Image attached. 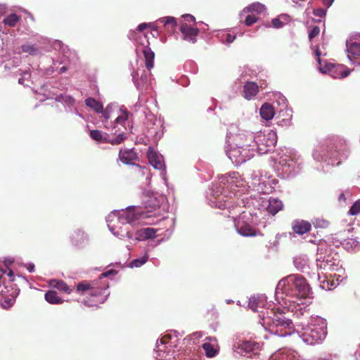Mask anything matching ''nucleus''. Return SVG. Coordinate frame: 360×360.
Here are the masks:
<instances>
[{"label":"nucleus","mask_w":360,"mask_h":360,"mask_svg":"<svg viewBox=\"0 0 360 360\" xmlns=\"http://www.w3.org/2000/svg\"><path fill=\"white\" fill-rule=\"evenodd\" d=\"M311 229V225L307 221L296 219L292 222V229L298 235H303L308 233L310 231Z\"/></svg>","instance_id":"11"},{"label":"nucleus","mask_w":360,"mask_h":360,"mask_svg":"<svg viewBox=\"0 0 360 360\" xmlns=\"http://www.w3.org/2000/svg\"><path fill=\"white\" fill-rule=\"evenodd\" d=\"M316 262L317 266L323 269H330L334 265V263L332 262L330 255H323L322 254H318Z\"/></svg>","instance_id":"15"},{"label":"nucleus","mask_w":360,"mask_h":360,"mask_svg":"<svg viewBox=\"0 0 360 360\" xmlns=\"http://www.w3.org/2000/svg\"><path fill=\"white\" fill-rule=\"evenodd\" d=\"M21 17L15 13H11L6 16L3 20V23L9 27H15L20 20Z\"/></svg>","instance_id":"24"},{"label":"nucleus","mask_w":360,"mask_h":360,"mask_svg":"<svg viewBox=\"0 0 360 360\" xmlns=\"http://www.w3.org/2000/svg\"><path fill=\"white\" fill-rule=\"evenodd\" d=\"M108 287V285L106 283H103L102 284V286L99 289V291L98 292V295H101V299L99 300V301L101 302H103L104 300H105V295H104V292H105V290H106V288Z\"/></svg>","instance_id":"37"},{"label":"nucleus","mask_w":360,"mask_h":360,"mask_svg":"<svg viewBox=\"0 0 360 360\" xmlns=\"http://www.w3.org/2000/svg\"><path fill=\"white\" fill-rule=\"evenodd\" d=\"M247 153L248 150L245 149H243L242 150L240 149H233L231 150L230 155L236 158L235 160L236 162L243 163L250 158Z\"/></svg>","instance_id":"20"},{"label":"nucleus","mask_w":360,"mask_h":360,"mask_svg":"<svg viewBox=\"0 0 360 360\" xmlns=\"http://www.w3.org/2000/svg\"><path fill=\"white\" fill-rule=\"evenodd\" d=\"M69 100H70V103H74V99H73V98H72L71 97H69Z\"/></svg>","instance_id":"58"},{"label":"nucleus","mask_w":360,"mask_h":360,"mask_svg":"<svg viewBox=\"0 0 360 360\" xmlns=\"http://www.w3.org/2000/svg\"><path fill=\"white\" fill-rule=\"evenodd\" d=\"M235 228L238 233L245 237H254L257 236H263V233L255 229L249 223L243 220V216L240 215L239 219L235 221Z\"/></svg>","instance_id":"6"},{"label":"nucleus","mask_w":360,"mask_h":360,"mask_svg":"<svg viewBox=\"0 0 360 360\" xmlns=\"http://www.w3.org/2000/svg\"><path fill=\"white\" fill-rule=\"evenodd\" d=\"M27 269L30 271V272H33L34 270V265L33 264H28V266H27Z\"/></svg>","instance_id":"48"},{"label":"nucleus","mask_w":360,"mask_h":360,"mask_svg":"<svg viewBox=\"0 0 360 360\" xmlns=\"http://www.w3.org/2000/svg\"><path fill=\"white\" fill-rule=\"evenodd\" d=\"M315 55H316V56L317 57L318 63H319V64H321V58H320V56H321V51H320V50H319V47H318V46H316V49H315Z\"/></svg>","instance_id":"43"},{"label":"nucleus","mask_w":360,"mask_h":360,"mask_svg":"<svg viewBox=\"0 0 360 360\" xmlns=\"http://www.w3.org/2000/svg\"><path fill=\"white\" fill-rule=\"evenodd\" d=\"M181 17L184 19L183 22H186V23H187V22H193L194 23L195 22V17L191 14H184Z\"/></svg>","instance_id":"38"},{"label":"nucleus","mask_w":360,"mask_h":360,"mask_svg":"<svg viewBox=\"0 0 360 360\" xmlns=\"http://www.w3.org/2000/svg\"><path fill=\"white\" fill-rule=\"evenodd\" d=\"M107 225L110 231L115 236L120 237L132 238V234L127 230L122 229L124 224H121V215L120 211L110 212L106 219Z\"/></svg>","instance_id":"4"},{"label":"nucleus","mask_w":360,"mask_h":360,"mask_svg":"<svg viewBox=\"0 0 360 360\" xmlns=\"http://www.w3.org/2000/svg\"><path fill=\"white\" fill-rule=\"evenodd\" d=\"M91 139L98 143H107L109 141L108 135L99 130H91Z\"/></svg>","instance_id":"25"},{"label":"nucleus","mask_w":360,"mask_h":360,"mask_svg":"<svg viewBox=\"0 0 360 360\" xmlns=\"http://www.w3.org/2000/svg\"><path fill=\"white\" fill-rule=\"evenodd\" d=\"M338 200L339 201H343V202H345L346 201V198H345V195L343 193H342L339 197H338Z\"/></svg>","instance_id":"50"},{"label":"nucleus","mask_w":360,"mask_h":360,"mask_svg":"<svg viewBox=\"0 0 360 360\" xmlns=\"http://www.w3.org/2000/svg\"><path fill=\"white\" fill-rule=\"evenodd\" d=\"M347 50L350 60L352 58L356 59L360 56V44L357 42H347Z\"/></svg>","instance_id":"17"},{"label":"nucleus","mask_w":360,"mask_h":360,"mask_svg":"<svg viewBox=\"0 0 360 360\" xmlns=\"http://www.w3.org/2000/svg\"><path fill=\"white\" fill-rule=\"evenodd\" d=\"M326 11L323 8H319L314 11V14L319 17H323L326 15Z\"/></svg>","instance_id":"40"},{"label":"nucleus","mask_w":360,"mask_h":360,"mask_svg":"<svg viewBox=\"0 0 360 360\" xmlns=\"http://www.w3.org/2000/svg\"><path fill=\"white\" fill-rule=\"evenodd\" d=\"M91 110L98 114L101 122L103 123L107 122L110 117L111 106L108 105L104 108L103 103L96 101L94 98H91Z\"/></svg>","instance_id":"7"},{"label":"nucleus","mask_w":360,"mask_h":360,"mask_svg":"<svg viewBox=\"0 0 360 360\" xmlns=\"http://www.w3.org/2000/svg\"><path fill=\"white\" fill-rule=\"evenodd\" d=\"M236 39V35L227 34L226 36V40L228 43H232Z\"/></svg>","instance_id":"42"},{"label":"nucleus","mask_w":360,"mask_h":360,"mask_svg":"<svg viewBox=\"0 0 360 360\" xmlns=\"http://www.w3.org/2000/svg\"><path fill=\"white\" fill-rule=\"evenodd\" d=\"M271 24L275 28H281L283 26V22L278 18H274L271 20Z\"/></svg>","instance_id":"39"},{"label":"nucleus","mask_w":360,"mask_h":360,"mask_svg":"<svg viewBox=\"0 0 360 360\" xmlns=\"http://www.w3.org/2000/svg\"><path fill=\"white\" fill-rule=\"evenodd\" d=\"M49 284L51 287L68 294H70L72 290L63 281L51 280Z\"/></svg>","instance_id":"22"},{"label":"nucleus","mask_w":360,"mask_h":360,"mask_svg":"<svg viewBox=\"0 0 360 360\" xmlns=\"http://www.w3.org/2000/svg\"><path fill=\"white\" fill-rule=\"evenodd\" d=\"M333 1L334 0H323V4L327 7H330L333 4Z\"/></svg>","instance_id":"46"},{"label":"nucleus","mask_w":360,"mask_h":360,"mask_svg":"<svg viewBox=\"0 0 360 360\" xmlns=\"http://www.w3.org/2000/svg\"><path fill=\"white\" fill-rule=\"evenodd\" d=\"M147 156L149 162L155 169H160L162 167V160L155 152L153 150H148Z\"/></svg>","instance_id":"21"},{"label":"nucleus","mask_w":360,"mask_h":360,"mask_svg":"<svg viewBox=\"0 0 360 360\" xmlns=\"http://www.w3.org/2000/svg\"><path fill=\"white\" fill-rule=\"evenodd\" d=\"M85 103L87 106L90 107V98H87L85 99Z\"/></svg>","instance_id":"54"},{"label":"nucleus","mask_w":360,"mask_h":360,"mask_svg":"<svg viewBox=\"0 0 360 360\" xmlns=\"http://www.w3.org/2000/svg\"><path fill=\"white\" fill-rule=\"evenodd\" d=\"M258 20H259V18H258V17L256 15H255V14L248 15L245 18V24L247 26H251L254 23L257 22Z\"/></svg>","instance_id":"34"},{"label":"nucleus","mask_w":360,"mask_h":360,"mask_svg":"<svg viewBox=\"0 0 360 360\" xmlns=\"http://www.w3.org/2000/svg\"><path fill=\"white\" fill-rule=\"evenodd\" d=\"M249 306L253 311H256V306L255 305V303H252V302H250Z\"/></svg>","instance_id":"52"},{"label":"nucleus","mask_w":360,"mask_h":360,"mask_svg":"<svg viewBox=\"0 0 360 360\" xmlns=\"http://www.w3.org/2000/svg\"><path fill=\"white\" fill-rule=\"evenodd\" d=\"M202 347L205 351V355L210 358L214 357L218 352V350L210 342L203 343Z\"/></svg>","instance_id":"27"},{"label":"nucleus","mask_w":360,"mask_h":360,"mask_svg":"<svg viewBox=\"0 0 360 360\" xmlns=\"http://www.w3.org/2000/svg\"><path fill=\"white\" fill-rule=\"evenodd\" d=\"M360 213V199L356 200L349 211V214L351 215H357Z\"/></svg>","instance_id":"33"},{"label":"nucleus","mask_w":360,"mask_h":360,"mask_svg":"<svg viewBox=\"0 0 360 360\" xmlns=\"http://www.w3.org/2000/svg\"><path fill=\"white\" fill-rule=\"evenodd\" d=\"M150 27V25L149 24H147V23H141L138 27H137V30L139 31V32H143L145 29H146L147 27Z\"/></svg>","instance_id":"41"},{"label":"nucleus","mask_w":360,"mask_h":360,"mask_svg":"<svg viewBox=\"0 0 360 360\" xmlns=\"http://www.w3.org/2000/svg\"><path fill=\"white\" fill-rule=\"evenodd\" d=\"M129 117V112L127 110L120 109V113L117 117L115 122L117 124H124V123L127 120Z\"/></svg>","instance_id":"30"},{"label":"nucleus","mask_w":360,"mask_h":360,"mask_svg":"<svg viewBox=\"0 0 360 360\" xmlns=\"http://www.w3.org/2000/svg\"><path fill=\"white\" fill-rule=\"evenodd\" d=\"M119 159L124 164H132L134 160L138 159L136 153L132 149L120 150L119 153Z\"/></svg>","instance_id":"12"},{"label":"nucleus","mask_w":360,"mask_h":360,"mask_svg":"<svg viewBox=\"0 0 360 360\" xmlns=\"http://www.w3.org/2000/svg\"><path fill=\"white\" fill-rule=\"evenodd\" d=\"M350 74V70L349 69H346L341 72V78H344L347 77Z\"/></svg>","instance_id":"44"},{"label":"nucleus","mask_w":360,"mask_h":360,"mask_svg":"<svg viewBox=\"0 0 360 360\" xmlns=\"http://www.w3.org/2000/svg\"><path fill=\"white\" fill-rule=\"evenodd\" d=\"M283 208V203L281 200L276 198H271L266 207L268 212L272 215H275Z\"/></svg>","instance_id":"19"},{"label":"nucleus","mask_w":360,"mask_h":360,"mask_svg":"<svg viewBox=\"0 0 360 360\" xmlns=\"http://www.w3.org/2000/svg\"><path fill=\"white\" fill-rule=\"evenodd\" d=\"M7 275L9 276L11 281H14V274L12 270H10Z\"/></svg>","instance_id":"49"},{"label":"nucleus","mask_w":360,"mask_h":360,"mask_svg":"<svg viewBox=\"0 0 360 360\" xmlns=\"http://www.w3.org/2000/svg\"><path fill=\"white\" fill-rule=\"evenodd\" d=\"M149 256L147 253L140 258L132 260L130 263L131 267H140L143 265L148 261Z\"/></svg>","instance_id":"29"},{"label":"nucleus","mask_w":360,"mask_h":360,"mask_svg":"<svg viewBox=\"0 0 360 360\" xmlns=\"http://www.w3.org/2000/svg\"><path fill=\"white\" fill-rule=\"evenodd\" d=\"M320 32H321V30H320L319 27H318V26L311 27V29L309 30V35H308L309 39L310 41H311L312 39H314V37L319 35Z\"/></svg>","instance_id":"32"},{"label":"nucleus","mask_w":360,"mask_h":360,"mask_svg":"<svg viewBox=\"0 0 360 360\" xmlns=\"http://www.w3.org/2000/svg\"><path fill=\"white\" fill-rule=\"evenodd\" d=\"M342 244L347 249L353 248L359 245V241L356 239L350 238L345 240Z\"/></svg>","instance_id":"31"},{"label":"nucleus","mask_w":360,"mask_h":360,"mask_svg":"<svg viewBox=\"0 0 360 360\" xmlns=\"http://www.w3.org/2000/svg\"><path fill=\"white\" fill-rule=\"evenodd\" d=\"M91 297H94V296L96 297V296H97V293L94 292L91 290Z\"/></svg>","instance_id":"57"},{"label":"nucleus","mask_w":360,"mask_h":360,"mask_svg":"<svg viewBox=\"0 0 360 360\" xmlns=\"http://www.w3.org/2000/svg\"><path fill=\"white\" fill-rule=\"evenodd\" d=\"M124 139V136L123 134H118L116 137H115L112 140H109L108 142H110L112 145L120 144Z\"/></svg>","instance_id":"36"},{"label":"nucleus","mask_w":360,"mask_h":360,"mask_svg":"<svg viewBox=\"0 0 360 360\" xmlns=\"http://www.w3.org/2000/svg\"><path fill=\"white\" fill-rule=\"evenodd\" d=\"M150 211L144 212L140 208L128 207L120 211L121 215V224H132L139 220H143L152 217Z\"/></svg>","instance_id":"5"},{"label":"nucleus","mask_w":360,"mask_h":360,"mask_svg":"<svg viewBox=\"0 0 360 360\" xmlns=\"http://www.w3.org/2000/svg\"><path fill=\"white\" fill-rule=\"evenodd\" d=\"M24 79L23 78H20L19 80H18V82L21 84H24Z\"/></svg>","instance_id":"55"},{"label":"nucleus","mask_w":360,"mask_h":360,"mask_svg":"<svg viewBox=\"0 0 360 360\" xmlns=\"http://www.w3.org/2000/svg\"><path fill=\"white\" fill-rule=\"evenodd\" d=\"M157 230L153 228H145L139 229L136 233V239L138 240H145L149 238H153L156 236Z\"/></svg>","instance_id":"14"},{"label":"nucleus","mask_w":360,"mask_h":360,"mask_svg":"<svg viewBox=\"0 0 360 360\" xmlns=\"http://www.w3.org/2000/svg\"><path fill=\"white\" fill-rule=\"evenodd\" d=\"M295 330L299 333L302 340L308 345H315L321 342L327 334L326 327L323 323L321 325H311L304 328L302 327L301 330L297 328Z\"/></svg>","instance_id":"3"},{"label":"nucleus","mask_w":360,"mask_h":360,"mask_svg":"<svg viewBox=\"0 0 360 360\" xmlns=\"http://www.w3.org/2000/svg\"><path fill=\"white\" fill-rule=\"evenodd\" d=\"M270 321L266 322L269 330L280 337L290 335L295 330L292 321L287 318L283 312L274 313Z\"/></svg>","instance_id":"2"},{"label":"nucleus","mask_w":360,"mask_h":360,"mask_svg":"<svg viewBox=\"0 0 360 360\" xmlns=\"http://www.w3.org/2000/svg\"><path fill=\"white\" fill-rule=\"evenodd\" d=\"M340 164H341V162H338L336 165L339 166Z\"/></svg>","instance_id":"59"},{"label":"nucleus","mask_w":360,"mask_h":360,"mask_svg":"<svg viewBox=\"0 0 360 360\" xmlns=\"http://www.w3.org/2000/svg\"><path fill=\"white\" fill-rule=\"evenodd\" d=\"M44 298L46 302L50 304H62L63 300L62 298L58 297V293L53 290H49L44 295Z\"/></svg>","instance_id":"23"},{"label":"nucleus","mask_w":360,"mask_h":360,"mask_svg":"<svg viewBox=\"0 0 360 360\" xmlns=\"http://www.w3.org/2000/svg\"><path fill=\"white\" fill-rule=\"evenodd\" d=\"M219 206H218V207H219V208H220V209H224V208H226V207H227V205L230 203L229 202H228L227 203H226V202H225L224 204H221V199H220V198H219Z\"/></svg>","instance_id":"47"},{"label":"nucleus","mask_w":360,"mask_h":360,"mask_svg":"<svg viewBox=\"0 0 360 360\" xmlns=\"http://www.w3.org/2000/svg\"><path fill=\"white\" fill-rule=\"evenodd\" d=\"M89 289H90V284L86 281L79 283L77 286V290L78 292H83Z\"/></svg>","instance_id":"35"},{"label":"nucleus","mask_w":360,"mask_h":360,"mask_svg":"<svg viewBox=\"0 0 360 360\" xmlns=\"http://www.w3.org/2000/svg\"><path fill=\"white\" fill-rule=\"evenodd\" d=\"M67 69H68V68H67V67H66V66H63V67L60 69L59 72H60V73H63V72H66Z\"/></svg>","instance_id":"53"},{"label":"nucleus","mask_w":360,"mask_h":360,"mask_svg":"<svg viewBox=\"0 0 360 360\" xmlns=\"http://www.w3.org/2000/svg\"><path fill=\"white\" fill-rule=\"evenodd\" d=\"M180 31L183 34L184 39L192 43L196 41V37L199 34L198 28L189 26L186 22H181Z\"/></svg>","instance_id":"9"},{"label":"nucleus","mask_w":360,"mask_h":360,"mask_svg":"<svg viewBox=\"0 0 360 360\" xmlns=\"http://www.w3.org/2000/svg\"><path fill=\"white\" fill-rule=\"evenodd\" d=\"M91 94H94V96L99 94L98 88L97 86H95L94 87L91 86Z\"/></svg>","instance_id":"45"},{"label":"nucleus","mask_w":360,"mask_h":360,"mask_svg":"<svg viewBox=\"0 0 360 360\" xmlns=\"http://www.w3.org/2000/svg\"><path fill=\"white\" fill-rule=\"evenodd\" d=\"M22 51L24 53L32 56H37L40 53L39 49L35 44H26L22 46Z\"/></svg>","instance_id":"28"},{"label":"nucleus","mask_w":360,"mask_h":360,"mask_svg":"<svg viewBox=\"0 0 360 360\" xmlns=\"http://www.w3.org/2000/svg\"><path fill=\"white\" fill-rule=\"evenodd\" d=\"M238 353L242 356L251 358L259 354V345L251 341H244L238 347Z\"/></svg>","instance_id":"8"},{"label":"nucleus","mask_w":360,"mask_h":360,"mask_svg":"<svg viewBox=\"0 0 360 360\" xmlns=\"http://www.w3.org/2000/svg\"><path fill=\"white\" fill-rule=\"evenodd\" d=\"M265 6L259 2H255L243 8V13H255L257 15L265 13Z\"/></svg>","instance_id":"18"},{"label":"nucleus","mask_w":360,"mask_h":360,"mask_svg":"<svg viewBox=\"0 0 360 360\" xmlns=\"http://www.w3.org/2000/svg\"><path fill=\"white\" fill-rule=\"evenodd\" d=\"M262 89H264L266 87V84L262 82V83H260V86H259Z\"/></svg>","instance_id":"56"},{"label":"nucleus","mask_w":360,"mask_h":360,"mask_svg":"<svg viewBox=\"0 0 360 360\" xmlns=\"http://www.w3.org/2000/svg\"><path fill=\"white\" fill-rule=\"evenodd\" d=\"M259 92V85L254 82H247L243 86V96L250 101L253 99Z\"/></svg>","instance_id":"10"},{"label":"nucleus","mask_w":360,"mask_h":360,"mask_svg":"<svg viewBox=\"0 0 360 360\" xmlns=\"http://www.w3.org/2000/svg\"><path fill=\"white\" fill-rule=\"evenodd\" d=\"M259 112L261 117L267 121L271 120L275 115L273 106L268 103H265L262 105Z\"/></svg>","instance_id":"16"},{"label":"nucleus","mask_w":360,"mask_h":360,"mask_svg":"<svg viewBox=\"0 0 360 360\" xmlns=\"http://www.w3.org/2000/svg\"><path fill=\"white\" fill-rule=\"evenodd\" d=\"M159 21L162 22L167 30L171 29L172 30H174L177 25L175 18L171 16L162 18Z\"/></svg>","instance_id":"26"},{"label":"nucleus","mask_w":360,"mask_h":360,"mask_svg":"<svg viewBox=\"0 0 360 360\" xmlns=\"http://www.w3.org/2000/svg\"><path fill=\"white\" fill-rule=\"evenodd\" d=\"M110 274V271L104 272V273L101 274L99 276V278H106V277H107Z\"/></svg>","instance_id":"51"},{"label":"nucleus","mask_w":360,"mask_h":360,"mask_svg":"<svg viewBox=\"0 0 360 360\" xmlns=\"http://www.w3.org/2000/svg\"><path fill=\"white\" fill-rule=\"evenodd\" d=\"M142 53L145 58V65L147 70H150L154 67L155 53L148 45L144 46Z\"/></svg>","instance_id":"13"},{"label":"nucleus","mask_w":360,"mask_h":360,"mask_svg":"<svg viewBox=\"0 0 360 360\" xmlns=\"http://www.w3.org/2000/svg\"><path fill=\"white\" fill-rule=\"evenodd\" d=\"M279 285L283 287V292L291 297L305 298L310 292L306 279L299 275H290L281 280Z\"/></svg>","instance_id":"1"}]
</instances>
